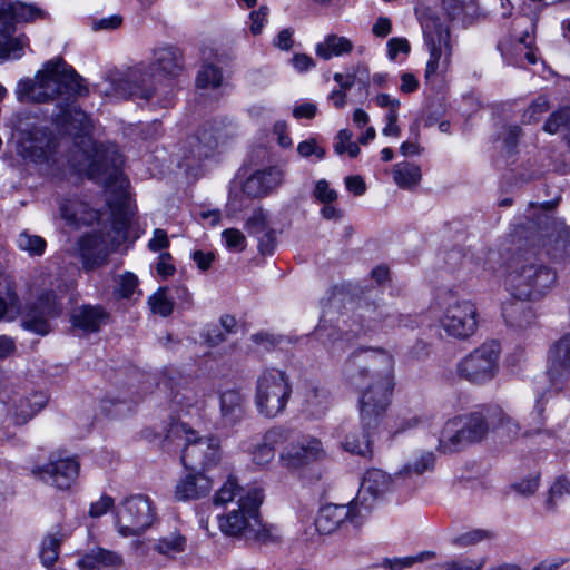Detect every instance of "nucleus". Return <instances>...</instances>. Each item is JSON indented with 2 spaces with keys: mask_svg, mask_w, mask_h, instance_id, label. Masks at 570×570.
<instances>
[{
  "mask_svg": "<svg viewBox=\"0 0 570 570\" xmlns=\"http://www.w3.org/2000/svg\"><path fill=\"white\" fill-rule=\"evenodd\" d=\"M552 203H544L537 219L517 230L521 239L527 230L531 240L518 245L508 263L507 286L514 298L540 299L556 283L557 274L547 264L546 257L560 259L570 254V228L551 216Z\"/></svg>",
  "mask_w": 570,
  "mask_h": 570,
  "instance_id": "f257e3e1",
  "label": "nucleus"
},
{
  "mask_svg": "<svg viewBox=\"0 0 570 570\" xmlns=\"http://www.w3.org/2000/svg\"><path fill=\"white\" fill-rule=\"evenodd\" d=\"M394 360L384 350L360 348L344 364L348 384L361 392L358 400L361 431H350L344 439L345 451L361 456L372 454L371 432L382 422L393 391Z\"/></svg>",
  "mask_w": 570,
  "mask_h": 570,
  "instance_id": "f03ea898",
  "label": "nucleus"
},
{
  "mask_svg": "<svg viewBox=\"0 0 570 570\" xmlns=\"http://www.w3.org/2000/svg\"><path fill=\"white\" fill-rule=\"evenodd\" d=\"M83 79L62 58L47 61L36 73V80H20L17 86V98L21 102H48L60 99L58 112L53 121L59 131L80 139L85 149L91 145L92 121L76 105V98L88 95Z\"/></svg>",
  "mask_w": 570,
  "mask_h": 570,
  "instance_id": "7ed1b4c3",
  "label": "nucleus"
},
{
  "mask_svg": "<svg viewBox=\"0 0 570 570\" xmlns=\"http://www.w3.org/2000/svg\"><path fill=\"white\" fill-rule=\"evenodd\" d=\"M122 155L114 148L94 160L89 167L92 178L110 193L107 204L111 213V225L106 232L88 234L79 239L80 256L88 269L104 264L108 255L128 239L135 207L127 190L129 180L122 173Z\"/></svg>",
  "mask_w": 570,
  "mask_h": 570,
  "instance_id": "20e7f679",
  "label": "nucleus"
},
{
  "mask_svg": "<svg viewBox=\"0 0 570 570\" xmlns=\"http://www.w3.org/2000/svg\"><path fill=\"white\" fill-rule=\"evenodd\" d=\"M184 70L185 59L181 49L175 46L157 48L149 66L135 67L125 75H109L106 88L100 91L105 96L136 97L167 108L174 98V79Z\"/></svg>",
  "mask_w": 570,
  "mask_h": 570,
  "instance_id": "39448f33",
  "label": "nucleus"
},
{
  "mask_svg": "<svg viewBox=\"0 0 570 570\" xmlns=\"http://www.w3.org/2000/svg\"><path fill=\"white\" fill-rule=\"evenodd\" d=\"M264 499L263 490L253 487L246 491V495L238 499V509L233 510L226 517L219 518V528L233 537H243L245 540H254L266 543L272 540V533L259 519L258 508Z\"/></svg>",
  "mask_w": 570,
  "mask_h": 570,
  "instance_id": "423d86ee",
  "label": "nucleus"
},
{
  "mask_svg": "<svg viewBox=\"0 0 570 570\" xmlns=\"http://www.w3.org/2000/svg\"><path fill=\"white\" fill-rule=\"evenodd\" d=\"M492 417L489 406L465 415L454 416L445 423L439 438L438 449L444 453H453L465 445L482 441L489 433Z\"/></svg>",
  "mask_w": 570,
  "mask_h": 570,
  "instance_id": "0eeeda50",
  "label": "nucleus"
},
{
  "mask_svg": "<svg viewBox=\"0 0 570 570\" xmlns=\"http://www.w3.org/2000/svg\"><path fill=\"white\" fill-rule=\"evenodd\" d=\"M195 431L188 429L185 423L171 422L165 434V440H184L181 462L186 469L196 470L216 465L220 460L219 440L215 436L196 438Z\"/></svg>",
  "mask_w": 570,
  "mask_h": 570,
  "instance_id": "6e6552de",
  "label": "nucleus"
},
{
  "mask_svg": "<svg viewBox=\"0 0 570 570\" xmlns=\"http://www.w3.org/2000/svg\"><path fill=\"white\" fill-rule=\"evenodd\" d=\"M500 354L499 342H484L456 363L455 373L472 385L483 386L497 377L500 371Z\"/></svg>",
  "mask_w": 570,
  "mask_h": 570,
  "instance_id": "1a4fd4ad",
  "label": "nucleus"
},
{
  "mask_svg": "<svg viewBox=\"0 0 570 570\" xmlns=\"http://www.w3.org/2000/svg\"><path fill=\"white\" fill-rule=\"evenodd\" d=\"M415 12L430 52V59L425 69V78L430 79L436 72L443 55L444 62L450 60L452 53L450 28L441 20L434 8L422 6L416 8Z\"/></svg>",
  "mask_w": 570,
  "mask_h": 570,
  "instance_id": "9d476101",
  "label": "nucleus"
},
{
  "mask_svg": "<svg viewBox=\"0 0 570 570\" xmlns=\"http://www.w3.org/2000/svg\"><path fill=\"white\" fill-rule=\"evenodd\" d=\"M292 394V386L285 372L268 368L257 379L255 405L261 415L275 417L282 413Z\"/></svg>",
  "mask_w": 570,
  "mask_h": 570,
  "instance_id": "9b49d317",
  "label": "nucleus"
},
{
  "mask_svg": "<svg viewBox=\"0 0 570 570\" xmlns=\"http://www.w3.org/2000/svg\"><path fill=\"white\" fill-rule=\"evenodd\" d=\"M156 508L151 499L144 494L126 498L116 510V524L122 537H139L156 520Z\"/></svg>",
  "mask_w": 570,
  "mask_h": 570,
  "instance_id": "f8f14e48",
  "label": "nucleus"
},
{
  "mask_svg": "<svg viewBox=\"0 0 570 570\" xmlns=\"http://www.w3.org/2000/svg\"><path fill=\"white\" fill-rule=\"evenodd\" d=\"M440 322L442 328L450 337L466 340L478 328L476 307L470 301L454 299L448 304Z\"/></svg>",
  "mask_w": 570,
  "mask_h": 570,
  "instance_id": "ddd939ff",
  "label": "nucleus"
},
{
  "mask_svg": "<svg viewBox=\"0 0 570 570\" xmlns=\"http://www.w3.org/2000/svg\"><path fill=\"white\" fill-rule=\"evenodd\" d=\"M399 488H403L402 476L399 473L391 476L380 469L367 470L354 499V505L365 514L370 512L377 499Z\"/></svg>",
  "mask_w": 570,
  "mask_h": 570,
  "instance_id": "4468645a",
  "label": "nucleus"
},
{
  "mask_svg": "<svg viewBox=\"0 0 570 570\" xmlns=\"http://www.w3.org/2000/svg\"><path fill=\"white\" fill-rule=\"evenodd\" d=\"M61 312L62 305L55 292L46 291L27 309L22 317V327L45 336L52 331L50 320L58 317Z\"/></svg>",
  "mask_w": 570,
  "mask_h": 570,
  "instance_id": "2eb2a0df",
  "label": "nucleus"
},
{
  "mask_svg": "<svg viewBox=\"0 0 570 570\" xmlns=\"http://www.w3.org/2000/svg\"><path fill=\"white\" fill-rule=\"evenodd\" d=\"M80 464L76 458H55L42 465H35L32 475L41 482L59 490L69 489L77 480Z\"/></svg>",
  "mask_w": 570,
  "mask_h": 570,
  "instance_id": "dca6fc26",
  "label": "nucleus"
},
{
  "mask_svg": "<svg viewBox=\"0 0 570 570\" xmlns=\"http://www.w3.org/2000/svg\"><path fill=\"white\" fill-rule=\"evenodd\" d=\"M323 455L322 443L317 439L304 438L296 443H288L279 453L283 468L295 471L320 460Z\"/></svg>",
  "mask_w": 570,
  "mask_h": 570,
  "instance_id": "f3484780",
  "label": "nucleus"
},
{
  "mask_svg": "<svg viewBox=\"0 0 570 570\" xmlns=\"http://www.w3.org/2000/svg\"><path fill=\"white\" fill-rule=\"evenodd\" d=\"M363 517L364 513L354 505V501L350 504H326L320 509L315 527L321 534H331L347 521L358 524Z\"/></svg>",
  "mask_w": 570,
  "mask_h": 570,
  "instance_id": "a211bd4d",
  "label": "nucleus"
},
{
  "mask_svg": "<svg viewBox=\"0 0 570 570\" xmlns=\"http://www.w3.org/2000/svg\"><path fill=\"white\" fill-rule=\"evenodd\" d=\"M395 312L387 305L366 303L354 315V325L347 332L354 336L366 334L379 326L394 327Z\"/></svg>",
  "mask_w": 570,
  "mask_h": 570,
  "instance_id": "6ab92c4d",
  "label": "nucleus"
},
{
  "mask_svg": "<svg viewBox=\"0 0 570 570\" xmlns=\"http://www.w3.org/2000/svg\"><path fill=\"white\" fill-rule=\"evenodd\" d=\"M548 375L551 385L562 391L570 381V333L557 341L549 351Z\"/></svg>",
  "mask_w": 570,
  "mask_h": 570,
  "instance_id": "aec40b11",
  "label": "nucleus"
},
{
  "mask_svg": "<svg viewBox=\"0 0 570 570\" xmlns=\"http://www.w3.org/2000/svg\"><path fill=\"white\" fill-rule=\"evenodd\" d=\"M45 11L36 4L21 1L3 2L0 7V35L10 36L14 31V23L33 22L43 19Z\"/></svg>",
  "mask_w": 570,
  "mask_h": 570,
  "instance_id": "412c9836",
  "label": "nucleus"
},
{
  "mask_svg": "<svg viewBox=\"0 0 570 570\" xmlns=\"http://www.w3.org/2000/svg\"><path fill=\"white\" fill-rule=\"evenodd\" d=\"M217 145L218 138L212 126L205 125L199 128L193 136L187 137L181 146L186 166H191V161H202L212 156Z\"/></svg>",
  "mask_w": 570,
  "mask_h": 570,
  "instance_id": "4be33fe9",
  "label": "nucleus"
},
{
  "mask_svg": "<svg viewBox=\"0 0 570 570\" xmlns=\"http://www.w3.org/2000/svg\"><path fill=\"white\" fill-rule=\"evenodd\" d=\"M284 171L277 166L257 170L243 184V193L250 198H262L276 189L283 181Z\"/></svg>",
  "mask_w": 570,
  "mask_h": 570,
  "instance_id": "5701e85b",
  "label": "nucleus"
},
{
  "mask_svg": "<svg viewBox=\"0 0 570 570\" xmlns=\"http://www.w3.org/2000/svg\"><path fill=\"white\" fill-rule=\"evenodd\" d=\"M109 313L99 305H82L73 309L71 323L83 333H95L109 322Z\"/></svg>",
  "mask_w": 570,
  "mask_h": 570,
  "instance_id": "b1692460",
  "label": "nucleus"
},
{
  "mask_svg": "<svg viewBox=\"0 0 570 570\" xmlns=\"http://www.w3.org/2000/svg\"><path fill=\"white\" fill-rule=\"evenodd\" d=\"M212 490V480L204 473H190L180 479L175 488V498L178 501L198 500L206 497Z\"/></svg>",
  "mask_w": 570,
  "mask_h": 570,
  "instance_id": "393cba45",
  "label": "nucleus"
},
{
  "mask_svg": "<svg viewBox=\"0 0 570 570\" xmlns=\"http://www.w3.org/2000/svg\"><path fill=\"white\" fill-rule=\"evenodd\" d=\"M531 299L514 298L504 303L502 307V316L505 323L514 328H527L535 318L532 306L528 303Z\"/></svg>",
  "mask_w": 570,
  "mask_h": 570,
  "instance_id": "a878e982",
  "label": "nucleus"
},
{
  "mask_svg": "<svg viewBox=\"0 0 570 570\" xmlns=\"http://www.w3.org/2000/svg\"><path fill=\"white\" fill-rule=\"evenodd\" d=\"M220 414L225 425L234 426L243 421L246 414L245 397L237 390H227L220 394Z\"/></svg>",
  "mask_w": 570,
  "mask_h": 570,
  "instance_id": "bb28decb",
  "label": "nucleus"
},
{
  "mask_svg": "<svg viewBox=\"0 0 570 570\" xmlns=\"http://www.w3.org/2000/svg\"><path fill=\"white\" fill-rule=\"evenodd\" d=\"M442 8L449 20L463 26L472 23L481 14L475 0H442Z\"/></svg>",
  "mask_w": 570,
  "mask_h": 570,
  "instance_id": "cd10ccee",
  "label": "nucleus"
},
{
  "mask_svg": "<svg viewBox=\"0 0 570 570\" xmlns=\"http://www.w3.org/2000/svg\"><path fill=\"white\" fill-rule=\"evenodd\" d=\"M48 403V396L42 392H35L20 399L13 407L12 419L14 424L22 425L30 421Z\"/></svg>",
  "mask_w": 570,
  "mask_h": 570,
  "instance_id": "c85d7f7f",
  "label": "nucleus"
},
{
  "mask_svg": "<svg viewBox=\"0 0 570 570\" xmlns=\"http://www.w3.org/2000/svg\"><path fill=\"white\" fill-rule=\"evenodd\" d=\"M216 56L212 49L203 50V66L196 78V83L199 88H218L222 85V69L215 65V59H213Z\"/></svg>",
  "mask_w": 570,
  "mask_h": 570,
  "instance_id": "c756f323",
  "label": "nucleus"
},
{
  "mask_svg": "<svg viewBox=\"0 0 570 570\" xmlns=\"http://www.w3.org/2000/svg\"><path fill=\"white\" fill-rule=\"evenodd\" d=\"M434 454L430 451L422 452L419 458L414 461L409 462L399 472L402 476L403 488L413 489L415 487L414 478L422 475L425 471H430L434 468Z\"/></svg>",
  "mask_w": 570,
  "mask_h": 570,
  "instance_id": "7c9ffc66",
  "label": "nucleus"
},
{
  "mask_svg": "<svg viewBox=\"0 0 570 570\" xmlns=\"http://www.w3.org/2000/svg\"><path fill=\"white\" fill-rule=\"evenodd\" d=\"M121 558L112 551L97 548L78 560L79 570H101V566H118Z\"/></svg>",
  "mask_w": 570,
  "mask_h": 570,
  "instance_id": "2f4dec72",
  "label": "nucleus"
},
{
  "mask_svg": "<svg viewBox=\"0 0 570 570\" xmlns=\"http://www.w3.org/2000/svg\"><path fill=\"white\" fill-rule=\"evenodd\" d=\"M353 50V43L345 37L337 35H328L323 42L317 43L316 55L324 60H328L334 56L350 53Z\"/></svg>",
  "mask_w": 570,
  "mask_h": 570,
  "instance_id": "473e14b6",
  "label": "nucleus"
},
{
  "mask_svg": "<svg viewBox=\"0 0 570 570\" xmlns=\"http://www.w3.org/2000/svg\"><path fill=\"white\" fill-rule=\"evenodd\" d=\"M306 411L315 417L326 413L331 404V394L324 387L311 386L304 394Z\"/></svg>",
  "mask_w": 570,
  "mask_h": 570,
  "instance_id": "72a5a7b5",
  "label": "nucleus"
},
{
  "mask_svg": "<svg viewBox=\"0 0 570 570\" xmlns=\"http://www.w3.org/2000/svg\"><path fill=\"white\" fill-rule=\"evenodd\" d=\"M56 149L55 140L48 137L46 132L35 129L30 132L29 145L26 150L29 151L30 157L35 160H47Z\"/></svg>",
  "mask_w": 570,
  "mask_h": 570,
  "instance_id": "f704fd0d",
  "label": "nucleus"
},
{
  "mask_svg": "<svg viewBox=\"0 0 570 570\" xmlns=\"http://www.w3.org/2000/svg\"><path fill=\"white\" fill-rule=\"evenodd\" d=\"M393 178L399 187L411 189L421 180V169L412 163H399L393 167Z\"/></svg>",
  "mask_w": 570,
  "mask_h": 570,
  "instance_id": "c9c22d12",
  "label": "nucleus"
},
{
  "mask_svg": "<svg viewBox=\"0 0 570 570\" xmlns=\"http://www.w3.org/2000/svg\"><path fill=\"white\" fill-rule=\"evenodd\" d=\"M489 415L492 417V429L502 431L509 439H515L520 434V425L511 416L507 415L499 406H489Z\"/></svg>",
  "mask_w": 570,
  "mask_h": 570,
  "instance_id": "e433bc0d",
  "label": "nucleus"
},
{
  "mask_svg": "<svg viewBox=\"0 0 570 570\" xmlns=\"http://www.w3.org/2000/svg\"><path fill=\"white\" fill-rule=\"evenodd\" d=\"M63 535L59 532L47 534L40 546L39 558L41 563L49 568L53 566L60 553V544Z\"/></svg>",
  "mask_w": 570,
  "mask_h": 570,
  "instance_id": "4c0bfd02",
  "label": "nucleus"
},
{
  "mask_svg": "<svg viewBox=\"0 0 570 570\" xmlns=\"http://www.w3.org/2000/svg\"><path fill=\"white\" fill-rule=\"evenodd\" d=\"M186 547V538L178 532H170L157 540L154 550L167 557H175Z\"/></svg>",
  "mask_w": 570,
  "mask_h": 570,
  "instance_id": "58836bf2",
  "label": "nucleus"
},
{
  "mask_svg": "<svg viewBox=\"0 0 570 570\" xmlns=\"http://www.w3.org/2000/svg\"><path fill=\"white\" fill-rule=\"evenodd\" d=\"M335 305V296H332L330 298V307L327 309H324L323 315L320 320V323L315 330V334L317 338H320L323 342L330 341L333 342L340 337V326L338 324L334 325L332 324V318H328V315L331 314V307Z\"/></svg>",
  "mask_w": 570,
  "mask_h": 570,
  "instance_id": "ea45409f",
  "label": "nucleus"
},
{
  "mask_svg": "<svg viewBox=\"0 0 570 570\" xmlns=\"http://www.w3.org/2000/svg\"><path fill=\"white\" fill-rule=\"evenodd\" d=\"M435 557L433 551H422L415 556H407L402 558H385L382 562V567L389 570H404L411 568L415 563L425 562Z\"/></svg>",
  "mask_w": 570,
  "mask_h": 570,
  "instance_id": "a19ab883",
  "label": "nucleus"
},
{
  "mask_svg": "<svg viewBox=\"0 0 570 570\" xmlns=\"http://www.w3.org/2000/svg\"><path fill=\"white\" fill-rule=\"evenodd\" d=\"M168 288L160 287L148 298L153 313L163 317L169 316L174 311V297L167 295Z\"/></svg>",
  "mask_w": 570,
  "mask_h": 570,
  "instance_id": "79ce46f5",
  "label": "nucleus"
},
{
  "mask_svg": "<svg viewBox=\"0 0 570 570\" xmlns=\"http://www.w3.org/2000/svg\"><path fill=\"white\" fill-rule=\"evenodd\" d=\"M567 493H570V480L566 475H560L554 480L548 491V498L544 502L547 510L554 511L558 500Z\"/></svg>",
  "mask_w": 570,
  "mask_h": 570,
  "instance_id": "37998d69",
  "label": "nucleus"
},
{
  "mask_svg": "<svg viewBox=\"0 0 570 570\" xmlns=\"http://www.w3.org/2000/svg\"><path fill=\"white\" fill-rule=\"evenodd\" d=\"M18 247L21 250L28 252L31 256H41L46 250V240L28 232H22L17 240Z\"/></svg>",
  "mask_w": 570,
  "mask_h": 570,
  "instance_id": "c03bdc74",
  "label": "nucleus"
},
{
  "mask_svg": "<svg viewBox=\"0 0 570 570\" xmlns=\"http://www.w3.org/2000/svg\"><path fill=\"white\" fill-rule=\"evenodd\" d=\"M20 312V302L17 293L8 287L4 295H0V321L13 320Z\"/></svg>",
  "mask_w": 570,
  "mask_h": 570,
  "instance_id": "a18cd8bd",
  "label": "nucleus"
},
{
  "mask_svg": "<svg viewBox=\"0 0 570 570\" xmlns=\"http://www.w3.org/2000/svg\"><path fill=\"white\" fill-rule=\"evenodd\" d=\"M246 232L255 237L272 229L267 222V214L262 209H255L245 223Z\"/></svg>",
  "mask_w": 570,
  "mask_h": 570,
  "instance_id": "49530a36",
  "label": "nucleus"
},
{
  "mask_svg": "<svg viewBox=\"0 0 570 570\" xmlns=\"http://www.w3.org/2000/svg\"><path fill=\"white\" fill-rule=\"evenodd\" d=\"M561 128L570 130V107H564L550 115L543 129L549 134H556Z\"/></svg>",
  "mask_w": 570,
  "mask_h": 570,
  "instance_id": "de8ad7c7",
  "label": "nucleus"
},
{
  "mask_svg": "<svg viewBox=\"0 0 570 570\" xmlns=\"http://www.w3.org/2000/svg\"><path fill=\"white\" fill-rule=\"evenodd\" d=\"M244 490L237 484L235 478H228L227 481L218 489L214 497V503L216 505L225 504L233 501L236 495H243ZM246 495V492L244 493Z\"/></svg>",
  "mask_w": 570,
  "mask_h": 570,
  "instance_id": "09e8293b",
  "label": "nucleus"
},
{
  "mask_svg": "<svg viewBox=\"0 0 570 570\" xmlns=\"http://www.w3.org/2000/svg\"><path fill=\"white\" fill-rule=\"evenodd\" d=\"M493 533L488 530L474 529L469 532L462 533L459 537L454 538L452 543L456 547H469L474 546L483 540L492 539Z\"/></svg>",
  "mask_w": 570,
  "mask_h": 570,
  "instance_id": "8fccbe9b",
  "label": "nucleus"
},
{
  "mask_svg": "<svg viewBox=\"0 0 570 570\" xmlns=\"http://www.w3.org/2000/svg\"><path fill=\"white\" fill-rule=\"evenodd\" d=\"M292 439V431L283 426H273L267 430L263 439L274 451L277 446L284 445Z\"/></svg>",
  "mask_w": 570,
  "mask_h": 570,
  "instance_id": "3c124183",
  "label": "nucleus"
},
{
  "mask_svg": "<svg viewBox=\"0 0 570 570\" xmlns=\"http://www.w3.org/2000/svg\"><path fill=\"white\" fill-rule=\"evenodd\" d=\"M540 485V473L532 472L525 478L511 485V489L520 495L530 497L533 495Z\"/></svg>",
  "mask_w": 570,
  "mask_h": 570,
  "instance_id": "603ef678",
  "label": "nucleus"
},
{
  "mask_svg": "<svg viewBox=\"0 0 570 570\" xmlns=\"http://www.w3.org/2000/svg\"><path fill=\"white\" fill-rule=\"evenodd\" d=\"M138 286V278L135 274L126 272L119 276L115 293L121 298H129Z\"/></svg>",
  "mask_w": 570,
  "mask_h": 570,
  "instance_id": "864d4df0",
  "label": "nucleus"
},
{
  "mask_svg": "<svg viewBox=\"0 0 570 570\" xmlns=\"http://www.w3.org/2000/svg\"><path fill=\"white\" fill-rule=\"evenodd\" d=\"M550 108L549 101L546 97H538L529 108L523 112V122H537L540 117Z\"/></svg>",
  "mask_w": 570,
  "mask_h": 570,
  "instance_id": "5fc2aeb1",
  "label": "nucleus"
},
{
  "mask_svg": "<svg viewBox=\"0 0 570 570\" xmlns=\"http://www.w3.org/2000/svg\"><path fill=\"white\" fill-rule=\"evenodd\" d=\"M200 336L208 346L215 347L224 343L228 335L218 324H209L203 328Z\"/></svg>",
  "mask_w": 570,
  "mask_h": 570,
  "instance_id": "6e6d98bb",
  "label": "nucleus"
},
{
  "mask_svg": "<svg viewBox=\"0 0 570 570\" xmlns=\"http://www.w3.org/2000/svg\"><path fill=\"white\" fill-rule=\"evenodd\" d=\"M250 340L255 344L261 345L265 351H271L277 345L282 344L285 341V337L266 331H261L253 334Z\"/></svg>",
  "mask_w": 570,
  "mask_h": 570,
  "instance_id": "4d7b16f0",
  "label": "nucleus"
},
{
  "mask_svg": "<svg viewBox=\"0 0 570 570\" xmlns=\"http://www.w3.org/2000/svg\"><path fill=\"white\" fill-rule=\"evenodd\" d=\"M250 453L253 462L259 466L271 463L275 456V451L264 440Z\"/></svg>",
  "mask_w": 570,
  "mask_h": 570,
  "instance_id": "13d9d810",
  "label": "nucleus"
},
{
  "mask_svg": "<svg viewBox=\"0 0 570 570\" xmlns=\"http://www.w3.org/2000/svg\"><path fill=\"white\" fill-rule=\"evenodd\" d=\"M226 246L229 249L242 252L246 247L244 234L236 228H227L222 233Z\"/></svg>",
  "mask_w": 570,
  "mask_h": 570,
  "instance_id": "bf43d9fd",
  "label": "nucleus"
},
{
  "mask_svg": "<svg viewBox=\"0 0 570 570\" xmlns=\"http://www.w3.org/2000/svg\"><path fill=\"white\" fill-rule=\"evenodd\" d=\"M314 197L323 204H331L336 200V190L330 188V184L325 179H321L316 183L314 189Z\"/></svg>",
  "mask_w": 570,
  "mask_h": 570,
  "instance_id": "052dcab7",
  "label": "nucleus"
},
{
  "mask_svg": "<svg viewBox=\"0 0 570 570\" xmlns=\"http://www.w3.org/2000/svg\"><path fill=\"white\" fill-rule=\"evenodd\" d=\"M188 393L189 392L183 387L170 389L169 402L173 404L174 411L193 404V397L188 395Z\"/></svg>",
  "mask_w": 570,
  "mask_h": 570,
  "instance_id": "680f3d73",
  "label": "nucleus"
},
{
  "mask_svg": "<svg viewBox=\"0 0 570 570\" xmlns=\"http://www.w3.org/2000/svg\"><path fill=\"white\" fill-rule=\"evenodd\" d=\"M297 153L304 158H308L312 155L316 156L318 159L325 157V150L317 145L314 138L301 141L297 146Z\"/></svg>",
  "mask_w": 570,
  "mask_h": 570,
  "instance_id": "e2e57ef3",
  "label": "nucleus"
},
{
  "mask_svg": "<svg viewBox=\"0 0 570 570\" xmlns=\"http://www.w3.org/2000/svg\"><path fill=\"white\" fill-rule=\"evenodd\" d=\"M387 56L391 60H395L400 52L409 53L410 43L405 38H391L387 41Z\"/></svg>",
  "mask_w": 570,
  "mask_h": 570,
  "instance_id": "0e129e2a",
  "label": "nucleus"
},
{
  "mask_svg": "<svg viewBox=\"0 0 570 570\" xmlns=\"http://www.w3.org/2000/svg\"><path fill=\"white\" fill-rule=\"evenodd\" d=\"M257 239H258V250L263 255L273 254V252L276 247V235H275V230L273 228L267 230L266 233L259 235L257 237Z\"/></svg>",
  "mask_w": 570,
  "mask_h": 570,
  "instance_id": "69168bd1",
  "label": "nucleus"
},
{
  "mask_svg": "<svg viewBox=\"0 0 570 570\" xmlns=\"http://www.w3.org/2000/svg\"><path fill=\"white\" fill-rule=\"evenodd\" d=\"M114 505V499L109 495H102L97 502H92L89 509V515L99 518L107 513Z\"/></svg>",
  "mask_w": 570,
  "mask_h": 570,
  "instance_id": "338daca9",
  "label": "nucleus"
},
{
  "mask_svg": "<svg viewBox=\"0 0 570 570\" xmlns=\"http://www.w3.org/2000/svg\"><path fill=\"white\" fill-rule=\"evenodd\" d=\"M484 563V559L452 561L445 564V570H481Z\"/></svg>",
  "mask_w": 570,
  "mask_h": 570,
  "instance_id": "774afa93",
  "label": "nucleus"
}]
</instances>
